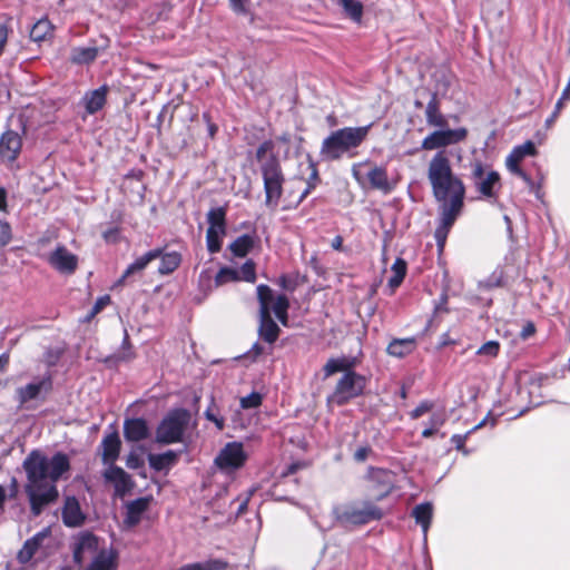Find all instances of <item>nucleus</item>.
<instances>
[{
    "label": "nucleus",
    "instance_id": "nucleus-33",
    "mask_svg": "<svg viewBox=\"0 0 570 570\" xmlns=\"http://www.w3.org/2000/svg\"><path fill=\"white\" fill-rule=\"evenodd\" d=\"M158 258L160 259L158 266V273L160 275H169L174 273L181 263V254L176 250L165 253L161 248V255Z\"/></svg>",
    "mask_w": 570,
    "mask_h": 570
},
{
    "label": "nucleus",
    "instance_id": "nucleus-19",
    "mask_svg": "<svg viewBox=\"0 0 570 570\" xmlns=\"http://www.w3.org/2000/svg\"><path fill=\"white\" fill-rule=\"evenodd\" d=\"M150 429L142 417L126 419L124 422V436L128 442H140L148 439Z\"/></svg>",
    "mask_w": 570,
    "mask_h": 570
},
{
    "label": "nucleus",
    "instance_id": "nucleus-40",
    "mask_svg": "<svg viewBox=\"0 0 570 570\" xmlns=\"http://www.w3.org/2000/svg\"><path fill=\"white\" fill-rule=\"evenodd\" d=\"M393 275L389 279V286L395 289L403 282L406 274V262L402 258H396L392 265Z\"/></svg>",
    "mask_w": 570,
    "mask_h": 570
},
{
    "label": "nucleus",
    "instance_id": "nucleus-30",
    "mask_svg": "<svg viewBox=\"0 0 570 570\" xmlns=\"http://www.w3.org/2000/svg\"><path fill=\"white\" fill-rule=\"evenodd\" d=\"M416 346L415 338L406 337V338H394L386 347V352L389 355L394 357H404L411 354Z\"/></svg>",
    "mask_w": 570,
    "mask_h": 570
},
{
    "label": "nucleus",
    "instance_id": "nucleus-28",
    "mask_svg": "<svg viewBox=\"0 0 570 570\" xmlns=\"http://www.w3.org/2000/svg\"><path fill=\"white\" fill-rule=\"evenodd\" d=\"M393 473L386 469L371 468L368 478L371 481L377 483L382 488V493L379 499L387 495L393 489Z\"/></svg>",
    "mask_w": 570,
    "mask_h": 570
},
{
    "label": "nucleus",
    "instance_id": "nucleus-36",
    "mask_svg": "<svg viewBox=\"0 0 570 570\" xmlns=\"http://www.w3.org/2000/svg\"><path fill=\"white\" fill-rule=\"evenodd\" d=\"M432 513L433 507L428 502L417 504L412 511V515L414 517L416 523L421 524L424 533H426L430 527Z\"/></svg>",
    "mask_w": 570,
    "mask_h": 570
},
{
    "label": "nucleus",
    "instance_id": "nucleus-4",
    "mask_svg": "<svg viewBox=\"0 0 570 570\" xmlns=\"http://www.w3.org/2000/svg\"><path fill=\"white\" fill-rule=\"evenodd\" d=\"M190 420L191 415L186 409L180 407L169 411L156 429V443L167 445L183 442Z\"/></svg>",
    "mask_w": 570,
    "mask_h": 570
},
{
    "label": "nucleus",
    "instance_id": "nucleus-50",
    "mask_svg": "<svg viewBox=\"0 0 570 570\" xmlns=\"http://www.w3.org/2000/svg\"><path fill=\"white\" fill-rule=\"evenodd\" d=\"M12 238L11 226L8 222L0 219V248L7 246Z\"/></svg>",
    "mask_w": 570,
    "mask_h": 570
},
{
    "label": "nucleus",
    "instance_id": "nucleus-49",
    "mask_svg": "<svg viewBox=\"0 0 570 570\" xmlns=\"http://www.w3.org/2000/svg\"><path fill=\"white\" fill-rule=\"evenodd\" d=\"M262 404V395L258 392H252L247 396L240 399L243 409H255Z\"/></svg>",
    "mask_w": 570,
    "mask_h": 570
},
{
    "label": "nucleus",
    "instance_id": "nucleus-5",
    "mask_svg": "<svg viewBox=\"0 0 570 570\" xmlns=\"http://www.w3.org/2000/svg\"><path fill=\"white\" fill-rule=\"evenodd\" d=\"M261 173L265 191V205L275 209L283 195L285 175L278 157L275 154L269 155L261 165Z\"/></svg>",
    "mask_w": 570,
    "mask_h": 570
},
{
    "label": "nucleus",
    "instance_id": "nucleus-53",
    "mask_svg": "<svg viewBox=\"0 0 570 570\" xmlns=\"http://www.w3.org/2000/svg\"><path fill=\"white\" fill-rule=\"evenodd\" d=\"M230 8L238 14H246L249 10L250 0H229Z\"/></svg>",
    "mask_w": 570,
    "mask_h": 570
},
{
    "label": "nucleus",
    "instance_id": "nucleus-22",
    "mask_svg": "<svg viewBox=\"0 0 570 570\" xmlns=\"http://www.w3.org/2000/svg\"><path fill=\"white\" fill-rule=\"evenodd\" d=\"M180 452L168 450L164 453L148 454L149 466L157 472H168L178 462Z\"/></svg>",
    "mask_w": 570,
    "mask_h": 570
},
{
    "label": "nucleus",
    "instance_id": "nucleus-60",
    "mask_svg": "<svg viewBox=\"0 0 570 570\" xmlns=\"http://www.w3.org/2000/svg\"><path fill=\"white\" fill-rule=\"evenodd\" d=\"M468 434H454L451 438V442L454 448L459 451L463 450Z\"/></svg>",
    "mask_w": 570,
    "mask_h": 570
},
{
    "label": "nucleus",
    "instance_id": "nucleus-52",
    "mask_svg": "<svg viewBox=\"0 0 570 570\" xmlns=\"http://www.w3.org/2000/svg\"><path fill=\"white\" fill-rule=\"evenodd\" d=\"M110 303V296L109 295H104V296H100L97 298V301L95 302L89 315H88V320H90L91 317L96 316L98 313H100L108 304Z\"/></svg>",
    "mask_w": 570,
    "mask_h": 570
},
{
    "label": "nucleus",
    "instance_id": "nucleus-58",
    "mask_svg": "<svg viewBox=\"0 0 570 570\" xmlns=\"http://www.w3.org/2000/svg\"><path fill=\"white\" fill-rule=\"evenodd\" d=\"M372 453V449L371 446L368 445H365V446H360L355 452H354V460L356 462H364L368 455Z\"/></svg>",
    "mask_w": 570,
    "mask_h": 570
},
{
    "label": "nucleus",
    "instance_id": "nucleus-26",
    "mask_svg": "<svg viewBox=\"0 0 570 570\" xmlns=\"http://www.w3.org/2000/svg\"><path fill=\"white\" fill-rule=\"evenodd\" d=\"M117 553L114 550L101 549L86 570H116Z\"/></svg>",
    "mask_w": 570,
    "mask_h": 570
},
{
    "label": "nucleus",
    "instance_id": "nucleus-9",
    "mask_svg": "<svg viewBox=\"0 0 570 570\" xmlns=\"http://www.w3.org/2000/svg\"><path fill=\"white\" fill-rule=\"evenodd\" d=\"M361 166V164L353 165L352 174L362 187L380 190L384 195L395 189L396 183L389 178L386 167L373 165L364 176L358 169Z\"/></svg>",
    "mask_w": 570,
    "mask_h": 570
},
{
    "label": "nucleus",
    "instance_id": "nucleus-21",
    "mask_svg": "<svg viewBox=\"0 0 570 570\" xmlns=\"http://www.w3.org/2000/svg\"><path fill=\"white\" fill-rule=\"evenodd\" d=\"M150 497L138 498L126 504L124 523L127 528H134L141 521L142 514L148 510Z\"/></svg>",
    "mask_w": 570,
    "mask_h": 570
},
{
    "label": "nucleus",
    "instance_id": "nucleus-15",
    "mask_svg": "<svg viewBox=\"0 0 570 570\" xmlns=\"http://www.w3.org/2000/svg\"><path fill=\"white\" fill-rule=\"evenodd\" d=\"M99 541L96 535L85 531L75 538L72 546L73 562L81 566L88 558H94L99 552Z\"/></svg>",
    "mask_w": 570,
    "mask_h": 570
},
{
    "label": "nucleus",
    "instance_id": "nucleus-55",
    "mask_svg": "<svg viewBox=\"0 0 570 570\" xmlns=\"http://www.w3.org/2000/svg\"><path fill=\"white\" fill-rule=\"evenodd\" d=\"M432 407H433V404L431 402L423 401L410 413V416L414 420L419 419L422 415H424L425 413H428L429 411H431Z\"/></svg>",
    "mask_w": 570,
    "mask_h": 570
},
{
    "label": "nucleus",
    "instance_id": "nucleus-42",
    "mask_svg": "<svg viewBox=\"0 0 570 570\" xmlns=\"http://www.w3.org/2000/svg\"><path fill=\"white\" fill-rule=\"evenodd\" d=\"M345 13L354 21H360L363 14V4L357 0H340Z\"/></svg>",
    "mask_w": 570,
    "mask_h": 570
},
{
    "label": "nucleus",
    "instance_id": "nucleus-64",
    "mask_svg": "<svg viewBox=\"0 0 570 570\" xmlns=\"http://www.w3.org/2000/svg\"><path fill=\"white\" fill-rule=\"evenodd\" d=\"M203 118H204V120L208 124V132H209V136H210V137H214V136H215V134L217 132V129H218V128H217V126L210 121V117H209V115H208V114H206V112H205V114L203 115Z\"/></svg>",
    "mask_w": 570,
    "mask_h": 570
},
{
    "label": "nucleus",
    "instance_id": "nucleus-35",
    "mask_svg": "<svg viewBox=\"0 0 570 570\" xmlns=\"http://www.w3.org/2000/svg\"><path fill=\"white\" fill-rule=\"evenodd\" d=\"M228 561L224 559H208L202 562L188 563L177 570H227Z\"/></svg>",
    "mask_w": 570,
    "mask_h": 570
},
{
    "label": "nucleus",
    "instance_id": "nucleus-12",
    "mask_svg": "<svg viewBox=\"0 0 570 570\" xmlns=\"http://www.w3.org/2000/svg\"><path fill=\"white\" fill-rule=\"evenodd\" d=\"M247 459L242 443L228 442L215 458V464L220 471L232 473L243 468Z\"/></svg>",
    "mask_w": 570,
    "mask_h": 570
},
{
    "label": "nucleus",
    "instance_id": "nucleus-10",
    "mask_svg": "<svg viewBox=\"0 0 570 570\" xmlns=\"http://www.w3.org/2000/svg\"><path fill=\"white\" fill-rule=\"evenodd\" d=\"M470 177L481 196L487 198L497 197V191L500 188V175L498 171L490 170L485 173L482 161L475 160L471 163Z\"/></svg>",
    "mask_w": 570,
    "mask_h": 570
},
{
    "label": "nucleus",
    "instance_id": "nucleus-23",
    "mask_svg": "<svg viewBox=\"0 0 570 570\" xmlns=\"http://www.w3.org/2000/svg\"><path fill=\"white\" fill-rule=\"evenodd\" d=\"M62 520L67 527H79L85 521L80 504L75 497H68L62 509Z\"/></svg>",
    "mask_w": 570,
    "mask_h": 570
},
{
    "label": "nucleus",
    "instance_id": "nucleus-6",
    "mask_svg": "<svg viewBox=\"0 0 570 570\" xmlns=\"http://www.w3.org/2000/svg\"><path fill=\"white\" fill-rule=\"evenodd\" d=\"M366 377L355 371H346L337 381L332 394L327 396V404L343 406L351 400L361 396L366 386Z\"/></svg>",
    "mask_w": 570,
    "mask_h": 570
},
{
    "label": "nucleus",
    "instance_id": "nucleus-17",
    "mask_svg": "<svg viewBox=\"0 0 570 570\" xmlns=\"http://www.w3.org/2000/svg\"><path fill=\"white\" fill-rule=\"evenodd\" d=\"M22 148L21 136L13 131L7 130L0 137V158L3 161L13 163Z\"/></svg>",
    "mask_w": 570,
    "mask_h": 570
},
{
    "label": "nucleus",
    "instance_id": "nucleus-31",
    "mask_svg": "<svg viewBox=\"0 0 570 570\" xmlns=\"http://www.w3.org/2000/svg\"><path fill=\"white\" fill-rule=\"evenodd\" d=\"M227 209L224 206L210 208L206 215L208 228H213L219 234L227 233L226 222Z\"/></svg>",
    "mask_w": 570,
    "mask_h": 570
},
{
    "label": "nucleus",
    "instance_id": "nucleus-32",
    "mask_svg": "<svg viewBox=\"0 0 570 570\" xmlns=\"http://www.w3.org/2000/svg\"><path fill=\"white\" fill-rule=\"evenodd\" d=\"M99 49L96 46L75 47L71 49L70 61L76 65H89L98 57Z\"/></svg>",
    "mask_w": 570,
    "mask_h": 570
},
{
    "label": "nucleus",
    "instance_id": "nucleus-45",
    "mask_svg": "<svg viewBox=\"0 0 570 570\" xmlns=\"http://www.w3.org/2000/svg\"><path fill=\"white\" fill-rule=\"evenodd\" d=\"M238 273L242 281L254 283L256 281V265L254 261H246Z\"/></svg>",
    "mask_w": 570,
    "mask_h": 570
},
{
    "label": "nucleus",
    "instance_id": "nucleus-59",
    "mask_svg": "<svg viewBox=\"0 0 570 570\" xmlns=\"http://www.w3.org/2000/svg\"><path fill=\"white\" fill-rule=\"evenodd\" d=\"M126 465L129 469L136 470L142 465V461L137 453L130 452L127 456Z\"/></svg>",
    "mask_w": 570,
    "mask_h": 570
},
{
    "label": "nucleus",
    "instance_id": "nucleus-34",
    "mask_svg": "<svg viewBox=\"0 0 570 570\" xmlns=\"http://www.w3.org/2000/svg\"><path fill=\"white\" fill-rule=\"evenodd\" d=\"M254 237L244 234L229 244L228 249L235 257H245L254 247Z\"/></svg>",
    "mask_w": 570,
    "mask_h": 570
},
{
    "label": "nucleus",
    "instance_id": "nucleus-27",
    "mask_svg": "<svg viewBox=\"0 0 570 570\" xmlns=\"http://www.w3.org/2000/svg\"><path fill=\"white\" fill-rule=\"evenodd\" d=\"M161 255V248H154L147 253H145L142 256L138 257L132 262L124 272L119 282H122L125 278L129 277L130 275H134L136 273L142 272L150 262L157 259Z\"/></svg>",
    "mask_w": 570,
    "mask_h": 570
},
{
    "label": "nucleus",
    "instance_id": "nucleus-7",
    "mask_svg": "<svg viewBox=\"0 0 570 570\" xmlns=\"http://www.w3.org/2000/svg\"><path fill=\"white\" fill-rule=\"evenodd\" d=\"M259 303V337L268 344L277 341L281 328L271 316V302L273 301V291L269 286L261 284L256 288Z\"/></svg>",
    "mask_w": 570,
    "mask_h": 570
},
{
    "label": "nucleus",
    "instance_id": "nucleus-51",
    "mask_svg": "<svg viewBox=\"0 0 570 570\" xmlns=\"http://www.w3.org/2000/svg\"><path fill=\"white\" fill-rule=\"evenodd\" d=\"M274 150V142L272 140H265L263 141L258 148L256 149V154H255V157L256 159L262 164L263 161H265V156L267 153H273Z\"/></svg>",
    "mask_w": 570,
    "mask_h": 570
},
{
    "label": "nucleus",
    "instance_id": "nucleus-57",
    "mask_svg": "<svg viewBox=\"0 0 570 570\" xmlns=\"http://www.w3.org/2000/svg\"><path fill=\"white\" fill-rule=\"evenodd\" d=\"M278 285L286 291L294 292L297 283L295 279L288 277L287 275H282L278 278Z\"/></svg>",
    "mask_w": 570,
    "mask_h": 570
},
{
    "label": "nucleus",
    "instance_id": "nucleus-47",
    "mask_svg": "<svg viewBox=\"0 0 570 570\" xmlns=\"http://www.w3.org/2000/svg\"><path fill=\"white\" fill-rule=\"evenodd\" d=\"M289 308V301L286 295L281 294L275 299L271 302V313L274 312V314L284 313V311H288Z\"/></svg>",
    "mask_w": 570,
    "mask_h": 570
},
{
    "label": "nucleus",
    "instance_id": "nucleus-43",
    "mask_svg": "<svg viewBox=\"0 0 570 570\" xmlns=\"http://www.w3.org/2000/svg\"><path fill=\"white\" fill-rule=\"evenodd\" d=\"M504 276L503 268L497 267L480 285L487 289L502 287L504 285Z\"/></svg>",
    "mask_w": 570,
    "mask_h": 570
},
{
    "label": "nucleus",
    "instance_id": "nucleus-1",
    "mask_svg": "<svg viewBox=\"0 0 570 570\" xmlns=\"http://www.w3.org/2000/svg\"><path fill=\"white\" fill-rule=\"evenodd\" d=\"M428 179L439 204V226L434 232L439 252H442L451 227L464 206L465 186L451 167L444 151H438L428 166Z\"/></svg>",
    "mask_w": 570,
    "mask_h": 570
},
{
    "label": "nucleus",
    "instance_id": "nucleus-46",
    "mask_svg": "<svg viewBox=\"0 0 570 570\" xmlns=\"http://www.w3.org/2000/svg\"><path fill=\"white\" fill-rule=\"evenodd\" d=\"M500 351V343L498 341H489L484 343L478 351V355L497 357Z\"/></svg>",
    "mask_w": 570,
    "mask_h": 570
},
{
    "label": "nucleus",
    "instance_id": "nucleus-13",
    "mask_svg": "<svg viewBox=\"0 0 570 570\" xmlns=\"http://www.w3.org/2000/svg\"><path fill=\"white\" fill-rule=\"evenodd\" d=\"M52 376L47 374L40 379L19 386L16 390V401L20 406L26 405L30 401L41 400L45 401L46 396L52 391Z\"/></svg>",
    "mask_w": 570,
    "mask_h": 570
},
{
    "label": "nucleus",
    "instance_id": "nucleus-11",
    "mask_svg": "<svg viewBox=\"0 0 570 570\" xmlns=\"http://www.w3.org/2000/svg\"><path fill=\"white\" fill-rule=\"evenodd\" d=\"M466 137L468 129L464 127L456 129H450L449 126L446 128H438L422 140L421 148L423 150L445 148L465 140Z\"/></svg>",
    "mask_w": 570,
    "mask_h": 570
},
{
    "label": "nucleus",
    "instance_id": "nucleus-63",
    "mask_svg": "<svg viewBox=\"0 0 570 570\" xmlns=\"http://www.w3.org/2000/svg\"><path fill=\"white\" fill-rule=\"evenodd\" d=\"M534 332H535L534 324H533V323H531V322H529V323H527V324L523 326V328H522V331H521V334H520V335H521V337H522V338H528V337H530L531 335H533V334H534Z\"/></svg>",
    "mask_w": 570,
    "mask_h": 570
},
{
    "label": "nucleus",
    "instance_id": "nucleus-61",
    "mask_svg": "<svg viewBox=\"0 0 570 570\" xmlns=\"http://www.w3.org/2000/svg\"><path fill=\"white\" fill-rule=\"evenodd\" d=\"M8 27L4 26V24H0V56L3 53L4 51V47L7 45V41H8Z\"/></svg>",
    "mask_w": 570,
    "mask_h": 570
},
{
    "label": "nucleus",
    "instance_id": "nucleus-29",
    "mask_svg": "<svg viewBox=\"0 0 570 570\" xmlns=\"http://www.w3.org/2000/svg\"><path fill=\"white\" fill-rule=\"evenodd\" d=\"M47 535L48 530H43L35 534L32 538L28 539L24 542L22 549L18 553V560L21 563L29 562L37 552V550L39 549V547L41 546L42 541L47 538Z\"/></svg>",
    "mask_w": 570,
    "mask_h": 570
},
{
    "label": "nucleus",
    "instance_id": "nucleus-44",
    "mask_svg": "<svg viewBox=\"0 0 570 570\" xmlns=\"http://www.w3.org/2000/svg\"><path fill=\"white\" fill-rule=\"evenodd\" d=\"M237 281H240L238 271L227 266L222 267L215 276L216 286Z\"/></svg>",
    "mask_w": 570,
    "mask_h": 570
},
{
    "label": "nucleus",
    "instance_id": "nucleus-48",
    "mask_svg": "<svg viewBox=\"0 0 570 570\" xmlns=\"http://www.w3.org/2000/svg\"><path fill=\"white\" fill-rule=\"evenodd\" d=\"M63 352L65 351L62 348H58V347L48 348L43 355L45 363L49 367L56 366L57 363L59 362V360L61 358V356L63 355Z\"/></svg>",
    "mask_w": 570,
    "mask_h": 570
},
{
    "label": "nucleus",
    "instance_id": "nucleus-14",
    "mask_svg": "<svg viewBox=\"0 0 570 570\" xmlns=\"http://www.w3.org/2000/svg\"><path fill=\"white\" fill-rule=\"evenodd\" d=\"M24 491L28 495L30 509L35 517L40 515L43 509L53 503L59 495L56 484L24 488Z\"/></svg>",
    "mask_w": 570,
    "mask_h": 570
},
{
    "label": "nucleus",
    "instance_id": "nucleus-16",
    "mask_svg": "<svg viewBox=\"0 0 570 570\" xmlns=\"http://www.w3.org/2000/svg\"><path fill=\"white\" fill-rule=\"evenodd\" d=\"M48 263L61 274H73L78 267V257L70 253L63 245L49 255Z\"/></svg>",
    "mask_w": 570,
    "mask_h": 570
},
{
    "label": "nucleus",
    "instance_id": "nucleus-2",
    "mask_svg": "<svg viewBox=\"0 0 570 570\" xmlns=\"http://www.w3.org/2000/svg\"><path fill=\"white\" fill-rule=\"evenodd\" d=\"M22 466L28 480L24 488H35L55 484L69 471L70 461L62 452H57L48 460L39 450H32L23 460Z\"/></svg>",
    "mask_w": 570,
    "mask_h": 570
},
{
    "label": "nucleus",
    "instance_id": "nucleus-3",
    "mask_svg": "<svg viewBox=\"0 0 570 570\" xmlns=\"http://www.w3.org/2000/svg\"><path fill=\"white\" fill-rule=\"evenodd\" d=\"M372 124L362 127H344L331 132L321 146V156L324 160L334 161L344 154L360 147L366 139Z\"/></svg>",
    "mask_w": 570,
    "mask_h": 570
},
{
    "label": "nucleus",
    "instance_id": "nucleus-25",
    "mask_svg": "<svg viewBox=\"0 0 570 570\" xmlns=\"http://www.w3.org/2000/svg\"><path fill=\"white\" fill-rule=\"evenodd\" d=\"M102 460L105 463H114L120 453L121 441L117 432L106 435L101 442Z\"/></svg>",
    "mask_w": 570,
    "mask_h": 570
},
{
    "label": "nucleus",
    "instance_id": "nucleus-37",
    "mask_svg": "<svg viewBox=\"0 0 570 570\" xmlns=\"http://www.w3.org/2000/svg\"><path fill=\"white\" fill-rule=\"evenodd\" d=\"M352 363L345 357L330 358L323 367L324 377L327 379L337 372H346L352 370Z\"/></svg>",
    "mask_w": 570,
    "mask_h": 570
},
{
    "label": "nucleus",
    "instance_id": "nucleus-38",
    "mask_svg": "<svg viewBox=\"0 0 570 570\" xmlns=\"http://www.w3.org/2000/svg\"><path fill=\"white\" fill-rule=\"evenodd\" d=\"M308 167L311 169V174H309L308 178L306 179L305 189L302 191V194L299 195V197L296 202V206L299 205L301 203H303V200L316 188V186L321 181L318 169H317L316 165L313 161H309Z\"/></svg>",
    "mask_w": 570,
    "mask_h": 570
},
{
    "label": "nucleus",
    "instance_id": "nucleus-54",
    "mask_svg": "<svg viewBox=\"0 0 570 570\" xmlns=\"http://www.w3.org/2000/svg\"><path fill=\"white\" fill-rule=\"evenodd\" d=\"M514 148L522 156V158L527 156H534L537 154L535 145L531 140H528L522 145L515 146Z\"/></svg>",
    "mask_w": 570,
    "mask_h": 570
},
{
    "label": "nucleus",
    "instance_id": "nucleus-56",
    "mask_svg": "<svg viewBox=\"0 0 570 570\" xmlns=\"http://www.w3.org/2000/svg\"><path fill=\"white\" fill-rule=\"evenodd\" d=\"M205 416L208 421L215 423V425L217 426L218 430H223L224 429V425H225V422H224V419L223 417H219L216 413H214L213 411V407L209 406L206 411H205Z\"/></svg>",
    "mask_w": 570,
    "mask_h": 570
},
{
    "label": "nucleus",
    "instance_id": "nucleus-39",
    "mask_svg": "<svg viewBox=\"0 0 570 570\" xmlns=\"http://www.w3.org/2000/svg\"><path fill=\"white\" fill-rule=\"evenodd\" d=\"M51 23L48 19L38 20L30 30V39L40 42L51 35Z\"/></svg>",
    "mask_w": 570,
    "mask_h": 570
},
{
    "label": "nucleus",
    "instance_id": "nucleus-8",
    "mask_svg": "<svg viewBox=\"0 0 570 570\" xmlns=\"http://www.w3.org/2000/svg\"><path fill=\"white\" fill-rule=\"evenodd\" d=\"M334 514L336 521L343 525H363L371 521L381 520L383 517L382 510L370 501L363 502L361 507L347 505L335 508Z\"/></svg>",
    "mask_w": 570,
    "mask_h": 570
},
{
    "label": "nucleus",
    "instance_id": "nucleus-62",
    "mask_svg": "<svg viewBox=\"0 0 570 570\" xmlns=\"http://www.w3.org/2000/svg\"><path fill=\"white\" fill-rule=\"evenodd\" d=\"M445 422V416L443 414H433L430 419V426L434 428L436 431L440 426H442Z\"/></svg>",
    "mask_w": 570,
    "mask_h": 570
},
{
    "label": "nucleus",
    "instance_id": "nucleus-20",
    "mask_svg": "<svg viewBox=\"0 0 570 570\" xmlns=\"http://www.w3.org/2000/svg\"><path fill=\"white\" fill-rule=\"evenodd\" d=\"M424 114L429 127L446 128L449 126L446 116L441 111V101L436 92L431 94Z\"/></svg>",
    "mask_w": 570,
    "mask_h": 570
},
{
    "label": "nucleus",
    "instance_id": "nucleus-41",
    "mask_svg": "<svg viewBox=\"0 0 570 570\" xmlns=\"http://www.w3.org/2000/svg\"><path fill=\"white\" fill-rule=\"evenodd\" d=\"M226 234H219V232H216L213 228H207V232H206V246H207V250L210 254H216V253H219L222 250L223 237Z\"/></svg>",
    "mask_w": 570,
    "mask_h": 570
},
{
    "label": "nucleus",
    "instance_id": "nucleus-18",
    "mask_svg": "<svg viewBox=\"0 0 570 570\" xmlns=\"http://www.w3.org/2000/svg\"><path fill=\"white\" fill-rule=\"evenodd\" d=\"M106 481L114 483L115 491L119 495H124L129 492L134 482L131 476L120 466L111 464L104 473Z\"/></svg>",
    "mask_w": 570,
    "mask_h": 570
},
{
    "label": "nucleus",
    "instance_id": "nucleus-24",
    "mask_svg": "<svg viewBox=\"0 0 570 570\" xmlns=\"http://www.w3.org/2000/svg\"><path fill=\"white\" fill-rule=\"evenodd\" d=\"M107 92L108 87L106 85L95 90L88 91L82 98L86 111L90 115H94L102 109L107 100Z\"/></svg>",
    "mask_w": 570,
    "mask_h": 570
}]
</instances>
